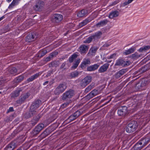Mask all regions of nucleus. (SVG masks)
<instances>
[{
    "label": "nucleus",
    "mask_w": 150,
    "mask_h": 150,
    "mask_svg": "<svg viewBox=\"0 0 150 150\" xmlns=\"http://www.w3.org/2000/svg\"><path fill=\"white\" fill-rule=\"evenodd\" d=\"M74 94V91L69 90L64 93L62 97V99L63 100H68L71 98Z\"/></svg>",
    "instance_id": "7ed1b4c3"
},
{
    "label": "nucleus",
    "mask_w": 150,
    "mask_h": 150,
    "mask_svg": "<svg viewBox=\"0 0 150 150\" xmlns=\"http://www.w3.org/2000/svg\"><path fill=\"white\" fill-rule=\"evenodd\" d=\"M91 20L88 18H87L83 20L79 24V26L80 27H82L86 25L87 23L90 22Z\"/></svg>",
    "instance_id": "c756f323"
},
{
    "label": "nucleus",
    "mask_w": 150,
    "mask_h": 150,
    "mask_svg": "<svg viewBox=\"0 0 150 150\" xmlns=\"http://www.w3.org/2000/svg\"><path fill=\"white\" fill-rule=\"evenodd\" d=\"M80 62V59H77L75 60L74 62V63L73 66H72V68L74 69H75L76 68L79 63Z\"/></svg>",
    "instance_id": "58836bf2"
},
{
    "label": "nucleus",
    "mask_w": 150,
    "mask_h": 150,
    "mask_svg": "<svg viewBox=\"0 0 150 150\" xmlns=\"http://www.w3.org/2000/svg\"><path fill=\"white\" fill-rule=\"evenodd\" d=\"M44 127V125L42 123H41L38 125L35 128L40 132Z\"/></svg>",
    "instance_id": "f704fd0d"
},
{
    "label": "nucleus",
    "mask_w": 150,
    "mask_h": 150,
    "mask_svg": "<svg viewBox=\"0 0 150 150\" xmlns=\"http://www.w3.org/2000/svg\"><path fill=\"white\" fill-rule=\"evenodd\" d=\"M21 17L20 16H18L17 17L16 19V23H17L19 22V21H20Z\"/></svg>",
    "instance_id": "680f3d73"
},
{
    "label": "nucleus",
    "mask_w": 150,
    "mask_h": 150,
    "mask_svg": "<svg viewBox=\"0 0 150 150\" xmlns=\"http://www.w3.org/2000/svg\"><path fill=\"white\" fill-rule=\"evenodd\" d=\"M39 133V132L38 131V130L35 129V128H34L33 129V130L31 132V134L33 136H34L35 135H36Z\"/></svg>",
    "instance_id": "09e8293b"
},
{
    "label": "nucleus",
    "mask_w": 150,
    "mask_h": 150,
    "mask_svg": "<svg viewBox=\"0 0 150 150\" xmlns=\"http://www.w3.org/2000/svg\"><path fill=\"white\" fill-rule=\"evenodd\" d=\"M63 19L62 16L60 14H54L51 19L52 22L54 24H57L59 23Z\"/></svg>",
    "instance_id": "423d86ee"
},
{
    "label": "nucleus",
    "mask_w": 150,
    "mask_h": 150,
    "mask_svg": "<svg viewBox=\"0 0 150 150\" xmlns=\"http://www.w3.org/2000/svg\"><path fill=\"white\" fill-rule=\"evenodd\" d=\"M9 119L10 120V121H12V120L14 118L13 115H11L10 116H8Z\"/></svg>",
    "instance_id": "338daca9"
},
{
    "label": "nucleus",
    "mask_w": 150,
    "mask_h": 150,
    "mask_svg": "<svg viewBox=\"0 0 150 150\" xmlns=\"http://www.w3.org/2000/svg\"><path fill=\"white\" fill-rule=\"evenodd\" d=\"M41 101L40 100H35L32 103L30 107V109L32 110L36 111V109L40 106V104L41 103Z\"/></svg>",
    "instance_id": "9d476101"
},
{
    "label": "nucleus",
    "mask_w": 150,
    "mask_h": 150,
    "mask_svg": "<svg viewBox=\"0 0 150 150\" xmlns=\"http://www.w3.org/2000/svg\"><path fill=\"white\" fill-rule=\"evenodd\" d=\"M141 57L140 54L137 52H135L134 53L130 56L129 57L132 59H136L139 58Z\"/></svg>",
    "instance_id": "4c0bfd02"
},
{
    "label": "nucleus",
    "mask_w": 150,
    "mask_h": 150,
    "mask_svg": "<svg viewBox=\"0 0 150 150\" xmlns=\"http://www.w3.org/2000/svg\"><path fill=\"white\" fill-rule=\"evenodd\" d=\"M102 35L101 32L99 31L95 33L94 34L92 35L94 37V40H95L99 39Z\"/></svg>",
    "instance_id": "c85d7f7f"
},
{
    "label": "nucleus",
    "mask_w": 150,
    "mask_h": 150,
    "mask_svg": "<svg viewBox=\"0 0 150 150\" xmlns=\"http://www.w3.org/2000/svg\"><path fill=\"white\" fill-rule=\"evenodd\" d=\"M143 146L139 145L138 144H136L134 146V148L135 150H140L142 149Z\"/></svg>",
    "instance_id": "de8ad7c7"
},
{
    "label": "nucleus",
    "mask_w": 150,
    "mask_h": 150,
    "mask_svg": "<svg viewBox=\"0 0 150 150\" xmlns=\"http://www.w3.org/2000/svg\"><path fill=\"white\" fill-rule=\"evenodd\" d=\"M56 52L52 53L50 54V55L47 57H46L45 59V61L47 62L49 61L50 60L51 58L54 57L56 54Z\"/></svg>",
    "instance_id": "c03bdc74"
},
{
    "label": "nucleus",
    "mask_w": 150,
    "mask_h": 150,
    "mask_svg": "<svg viewBox=\"0 0 150 150\" xmlns=\"http://www.w3.org/2000/svg\"><path fill=\"white\" fill-rule=\"evenodd\" d=\"M20 94L19 91H16L14 92L11 94V96L12 98H15L18 96Z\"/></svg>",
    "instance_id": "a18cd8bd"
},
{
    "label": "nucleus",
    "mask_w": 150,
    "mask_h": 150,
    "mask_svg": "<svg viewBox=\"0 0 150 150\" xmlns=\"http://www.w3.org/2000/svg\"><path fill=\"white\" fill-rule=\"evenodd\" d=\"M119 15V12L118 11H115L111 12L109 15V18H112L114 17L118 16Z\"/></svg>",
    "instance_id": "bb28decb"
},
{
    "label": "nucleus",
    "mask_w": 150,
    "mask_h": 150,
    "mask_svg": "<svg viewBox=\"0 0 150 150\" xmlns=\"http://www.w3.org/2000/svg\"><path fill=\"white\" fill-rule=\"evenodd\" d=\"M5 79H3V78L0 79V85L1 84L5 82Z\"/></svg>",
    "instance_id": "e2e57ef3"
},
{
    "label": "nucleus",
    "mask_w": 150,
    "mask_h": 150,
    "mask_svg": "<svg viewBox=\"0 0 150 150\" xmlns=\"http://www.w3.org/2000/svg\"><path fill=\"white\" fill-rule=\"evenodd\" d=\"M108 22V21L107 19H105L97 23L96 26L98 27L103 26L106 25Z\"/></svg>",
    "instance_id": "cd10ccee"
},
{
    "label": "nucleus",
    "mask_w": 150,
    "mask_h": 150,
    "mask_svg": "<svg viewBox=\"0 0 150 150\" xmlns=\"http://www.w3.org/2000/svg\"><path fill=\"white\" fill-rule=\"evenodd\" d=\"M67 87V84L65 82L60 83L55 88L54 93L55 95H59L63 92Z\"/></svg>",
    "instance_id": "f03ea898"
},
{
    "label": "nucleus",
    "mask_w": 150,
    "mask_h": 150,
    "mask_svg": "<svg viewBox=\"0 0 150 150\" xmlns=\"http://www.w3.org/2000/svg\"><path fill=\"white\" fill-rule=\"evenodd\" d=\"M4 121L6 122H8L10 121V120L9 119V118L8 116L5 119Z\"/></svg>",
    "instance_id": "69168bd1"
},
{
    "label": "nucleus",
    "mask_w": 150,
    "mask_h": 150,
    "mask_svg": "<svg viewBox=\"0 0 150 150\" xmlns=\"http://www.w3.org/2000/svg\"><path fill=\"white\" fill-rule=\"evenodd\" d=\"M127 71V69H123L120 70L119 72L122 76L126 73Z\"/></svg>",
    "instance_id": "603ef678"
},
{
    "label": "nucleus",
    "mask_w": 150,
    "mask_h": 150,
    "mask_svg": "<svg viewBox=\"0 0 150 150\" xmlns=\"http://www.w3.org/2000/svg\"><path fill=\"white\" fill-rule=\"evenodd\" d=\"M41 75L40 72H39L31 76L30 77L27 79V81L28 82H30L33 81L35 79L38 78Z\"/></svg>",
    "instance_id": "4be33fe9"
},
{
    "label": "nucleus",
    "mask_w": 150,
    "mask_h": 150,
    "mask_svg": "<svg viewBox=\"0 0 150 150\" xmlns=\"http://www.w3.org/2000/svg\"><path fill=\"white\" fill-rule=\"evenodd\" d=\"M59 63L58 61H56L52 62L49 64V67H57L59 65Z\"/></svg>",
    "instance_id": "e433bc0d"
},
{
    "label": "nucleus",
    "mask_w": 150,
    "mask_h": 150,
    "mask_svg": "<svg viewBox=\"0 0 150 150\" xmlns=\"http://www.w3.org/2000/svg\"><path fill=\"white\" fill-rule=\"evenodd\" d=\"M147 69V67L144 66L142 67L138 70L136 71V74L139 75L143 74L146 71Z\"/></svg>",
    "instance_id": "393cba45"
},
{
    "label": "nucleus",
    "mask_w": 150,
    "mask_h": 150,
    "mask_svg": "<svg viewBox=\"0 0 150 150\" xmlns=\"http://www.w3.org/2000/svg\"><path fill=\"white\" fill-rule=\"evenodd\" d=\"M116 56V54L114 53L111 54L110 56L108 57V59H111L114 58Z\"/></svg>",
    "instance_id": "13d9d810"
},
{
    "label": "nucleus",
    "mask_w": 150,
    "mask_h": 150,
    "mask_svg": "<svg viewBox=\"0 0 150 150\" xmlns=\"http://www.w3.org/2000/svg\"><path fill=\"white\" fill-rule=\"evenodd\" d=\"M44 4V3L43 1H39L33 7L34 9L36 11H40L41 10Z\"/></svg>",
    "instance_id": "9b49d317"
},
{
    "label": "nucleus",
    "mask_w": 150,
    "mask_h": 150,
    "mask_svg": "<svg viewBox=\"0 0 150 150\" xmlns=\"http://www.w3.org/2000/svg\"><path fill=\"white\" fill-rule=\"evenodd\" d=\"M143 143V142H142V140L141 141V142H138L136 143V144H138L140 146H142V144ZM143 146V147L144 146V145H142Z\"/></svg>",
    "instance_id": "0e129e2a"
},
{
    "label": "nucleus",
    "mask_w": 150,
    "mask_h": 150,
    "mask_svg": "<svg viewBox=\"0 0 150 150\" xmlns=\"http://www.w3.org/2000/svg\"><path fill=\"white\" fill-rule=\"evenodd\" d=\"M37 113V111L34 110H32L30 109V110L26 112L23 115V117L26 118H28L31 116L34 115Z\"/></svg>",
    "instance_id": "dca6fc26"
},
{
    "label": "nucleus",
    "mask_w": 150,
    "mask_h": 150,
    "mask_svg": "<svg viewBox=\"0 0 150 150\" xmlns=\"http://www.w3.org/2000/svg\"><path fill=\"white\" fill-rule=\"evenodd\" d=\"M47 53V51L46 50H43L39 53L38 56L40 57H42L45 55Z\"/></svg>",
    "instance_id": "8fccbe9b"
},
{
    "label": "nucleus",
    "mask_w": 150,
    "mask_h": 150,
    "mask_svg": "<svg viewBox=\"0 0 150 150\" xmlns=\"http://www.w3.org/2000/svg\"><path fill=\"white\" fill-rule=\"evenodd\" d=\"M88 46L84 45H81L79 47V52L81 54H86L88 51Z\"/></svg>",
    "instance_id": "2eb2a0df"
},
{
    "label": "nucleus",
    "mask_w": 150,
    "mask_h": 150,
    "mask_svg": "<svg viewBox=\"0 0 150 150\" xmlns=\"http://www.w3.org/2000/svg\"><path fill=\"white\" fill-rule=\"evenodd\" d=\"M148 84L147 80L145 79H142L139 84H137V85L140 84V86L141 87H142L146 86Z\"/></svg>",
    "instance_id": "473e14b6"
},
{
    "label": "nucleus",
    "mask_w": 150,
    "mask_h": 150,
    "mask_svg": "<svg viewBox=\"0 0 150 150\" xmlns=\"http://www.w3.org/2000/svg\"><path fill=\"white\" fill-rule=\"evenodd\" d=\"M33 117V119L32 120L31 122V124L33 126L35 125L37 123L41 117V115L40 114L36 115V114Z\"/></svg>",
    "instance_id": "aec40b11"
},
{
    "label": "nucleus",
    "mask_w": 150,
    "mask_h": 150,
    "mask_svg": "<svg viewBox=\"0 0 150 150\" xmlns=\"http://www.w3.org/2000/svg\"><path fill=\"white\" fill-rule=\"evenodd\" d=\"M66 63H63L62 64L60 67L61 69L63 68L65 66Z\"/></svg>",
    "instance_id": "774afa93"
},
{
    "label": "nucleus",
    "mask_w": 150,
    "mask_h": 150,
    "mask_svg": "<svg viewBox=\"0 0 150 150\" xmlns=\"http://www.w3.org/2000/svg\"><path fill=\"white\" fill-rule=\"evenodd\" d=\"M127 1H125V2L122 4L121 5V6L122 7H124L125 6L129 4Z\"/></svg>",
    "instance_id": "052dcab7"
},
{
    "label": "nucleus",
    "mask_w": 150,
    "mask_h": 150,
    "mask_svg": "<svg viewBox=\"0 0 150 150\" xmlns=\"http://www.w3.org/2000/svg\"><path fill=\"white\" fill-rule=\"evenodd\" d=\"M50 133V131L48 129H46L41 134V137L45 138L48 136Z\"/></svg>",
    "instance_id": "79ce46f5"
},
{
    "label": "nucleus",
    "mask_w": 150,
    "mask_h": 150,
    "mask_svg": "<svg viewBox=\"0 0 150 150\" xmlns=\"http://www.w3.org/2000/svg\"><path fill=\"white\" fill-rule=\"evenodd\" d=\"M98 49V48L96 46L92 47L90 48L87 55L88 56H95Z\"/></svg>",
    "instance_id": "ddd939ff"
},
{
    "label": "nucleus",
    "mask_w": 150,
    "mask_h": 150,
    "mask_svg": "<svg viewBox=\"0 0 150 150\" xmlns=\"http://www.w3.org/2000/svg\"><path fill=\"white\" fill-rule=\"evenodd\" d=\"M122 76L121 75L119 71L115 74V76L116 78L118 79Z\"/></svg>",
    "instance_id": "5fc2aeb1"
},
{
    "label": "nucleus",
    "mask_w": 150,
    "mask_h": 150,
    "mask_svg": "<svg viewBox=\"0 0 150 150\" xmlns=\"http://www.w3.org/2000/svg\"><path fill=\"white\" fill-rule=\"evenodd\" d=\"M150 49V46L146 45L141 47L138 51L140 52H144L149 50Z\"/></svg>",
    "instance_id": "7c9ffc66"
},
{
    "label": "nucleus",
    "mask_w": 150,
    "mask_h": 150,
    "mask_svg": "<svg viewBox=\"0 0 150 150\" xmlns=\"http://www.w3.org/2000/svg\"><path fill=\"white\" fill-rule=\"evenodd\" d=\"M79 74V72L76 71H75L71 72L69 74L68 78L70 79L75 78L77 77Z\"/></svg>",
    "instance_id": "5701e85b"
},
{
    "label": "nucleus",
    "mask_w": 150,
    "mask_h": 150,
    "mask_svg": "<svg viewBox=\"0 0 150 150\" xmlns=\"http://www.w3.org/2000/svg\"><path fill=\"white\" fill-rule=\"evenodd\" d=\"M94 96L93 95V93H92L91 92L86 96V97L87 99H90L93 98Z\"/></svg>",
    "instance_id": "3c124183"
},
{
    "label": "nucleus",
    "mask_w": 150,
    "mask_h": 150,
    "mask_svg": "<svg viewBox=\"0 0 150 150\" xmlns=\"http://www.w3.org/2000/svg\"><path fill=\"white\" fill-rule=\"evenodd\" d=\"M17 69L14 67L10 68L8 70L9 74L12 76H15L17 74Z\"/></svg>",
    "instance_id": "b1692460"
},
{
    "label": "nucleus",
    "mask_w": 150,
    "mask_h": 150,
    "mask_svg": "<svg viewBox=\"0 0 150 150\" xmlns=\"http://www.w3.org/2000/svg\"><path fill=\"white\" fill-rule=\"evenodd\" d=\"M109 66L108 63H106L101 66L98 70V71L100 73H103L107 71Z\"/></svg>",
    "instance_id": "4468645a"
},
{
    "label": "nucleus",
    "mask_w": 150,
    "mask_h": 150,
    "mask_svg": "<svg viewBox=\"0 0 150 150\" xmlns=\"http://www.w3.org/2000/svg\"><path fill=\"white\" fill-rule=\"evenodd\" d=\"M93 38L94 37L92 35H91L89 37L85 40H84L83 41V43H89L92 42L93 40H94Z\"/></svg>",
    "instance_id": "ea45409f"
},
{
    "label": "nucleus",
    "mask_w": 150,
    "mask_h": 150,
    "mask_svg": "<svg viewBox=\"0 0 150 150\" xmlns=\"http://www.w3.org/2000/svg\"><path fill=\"white\" fill-rule=\"evenodd\" d=\"M30 95V93L28 92L22 95L20 97L19 99L16 101V103L20 104L23 103Z\"/></svg>",
    "instance_id": "1a4fd4ad"
},
{
    "label": "nucleus",
    "mask_w": 150,
    "mask_h": 150,
    "mask_svg": "<svg viewBox=\"0 0 150 150\" xmlns=\"http://www.w3.org/2000/svg\"><path fill=\"white\" fill-rule=\"evenodd\" d=\"M128 113V108L125 106H123L119 108L117 110L118 115L120 116H125Z\"/></svg>",
    "instance_id": "20e7f679"
},
{
    "label": "nucleus",
    "mask_w": 150,
    "mask_h": 150,
    "mask_svg": "<svg viewBox=\"0 0 150 150\" xmlns=\"http://www.w3.org/2000/svg\"><path fill=\"white\" fill-rule=\"evenodd\" d=\"M16 147V144L14 142H11L4 149V150H13Z\"/></svg>",
    "instance_id": "f3484780"
},
{
    "label": "nucleus",
    "mask_w": 150,
    "mask_h": 150,
    "mask_svg": "<svg viewBox=\"0 0 150 150\" xmlns=\"http://www.w3.org/2000/svg\"><path fill=\"white\" fill-rule=\"evenodd\" d=\"M92 79L91 76H86L81 81L80 85L82 87H85L91 82Z\"/></svg>",
    "instance_id": "0eeeda50"
},
{
    "label": "nucleus",
    "mask_w": 150,
    "mask_h": 150,
    "mask_svg": "<svg viewBox=\"0 0 150 150\" xmlns=\"http://www.w3.org/2000/svg\"><path fill=\"white\" fill-rule=\"evenodd\" d=\"M136 48L134 47H132L130 49L126 50L123 53L125 55H128L133 52L135 50Z\"/></svg>",
    "instance_id": "a878e982"
},
{
    "label": "nucleus",
    "mask_w": 150,
    "mask_h": 150,
    "mask_svg": "<svg viewBox=\"0 0 150 150\" xmlns=\"http://www.w3.org/2000/svg\"><path fill=\"white\" fill-rule=\"evenodd\" d=\"M14 111L13 110V107H10L7 110L6 113H8L10 112H13Z\"/></svg>",
    "instance_id": "4d7b16f0"
},
{
    "label": "nucleus",
    "mask_w": 150,
    "mask_h": 150,
    "mask_svg": "<svg viewBox=\"0 0 150 150\" xmlns=\"http://www.w3.org/2000/svg\"><path fill=\"white\" fill-rule=\"evenodd\" d=\"M88 13L87 10L85 9H83L78 13L77 16L79 18L85 17L87 15Z\"/></svg>",
    "instance_id": "a211bd4d"
},
{
    "label": "nucleus",
    "mask_w": 150,
    "mask_h": 150,
    "mask_svg": "<svg viewBox=\"0 0 150 150\" xmlns=\"http://www.w3.org/2000/svg\"><path fill=\"white\" fill-rule=\"evenodd\" d=\"M81 115L80 111L78 110L71 115L68 118L70 122L73 121L78 118Z\"/></svg>",
    "instance_id": "f8f14e48"
},
{
    "label": "nucleus",
    "mask_w": 150,
    "mask_h": 150,
    "mask_svg": "<svg viewBox=\"0 0 150 150\" xmlns=\"http://www.w3.org/2000/svg\"><path fill=\"white\" fill-rule=\"evenodd\" d=\"M138 126V124L136 121L130 122L125 128V130L128 133L132 132L136 130Z\"/></svg>",
    "instance_id": "f257e3e1"
},
{
    "label": "nucleus",
    "mask_w": 150,
    "mask_h": 150,
    "mask_svg": "<svg viewBox=\"0 0 150 150\" xmlns=\"http://www.w3.org/2000/svg\"><path fill=\"white\" fill-rule=\"evenodd\" d=\"M24 77L23 75H21L16 78L17 82H20L23 80Z\"/></svg>",
    "instance_id": "49530a36"
},
{
    "label": "nucleus",
    "mask_w": 150,
    "mask_h": 150,
    "mask_svg": "<svg viewBox=\"0 0 150 150\" xmlns=\"http://www.w3.org/2000/svg\"><path fill=\"white\" fill-rule=\"evenodd\" d=\"M99 66V65L98 64H95L88 67L87 68V70L89 71H94L97 69Z\"/></svg>",
    "instance_id": "412c9836"
},
{
    "label": "nucleus",
    "mask_w": 150,
    "mask_h": 150,
    "mask_svg": "<svg viewBox=\"0 0 150 150\" xmlns=\"http://www.w3.org/2000/svg\"><path fill=\"white\" fill-rule=\"evenodd\" d=\"M91 64V62L90 59L88 58L84 59L83 61L81 63L80 66L81 68H83L86 67L87 65H89Z\"/></svg>",
    "instance_id": "6ab92c4d"
},
{
    "label": "nucleus",
    "mask_w": 150,
    "mask_h": 150,
    "mask_svg": "<svg viewBox=\"0 0 150 150\" xmlns=\"http://www.w3.org/2000/svg\"><path fill=\"white\" fill-rule=\"evenodd\" d=\"M78 55L76 53H74L69 58V60L70 63H72L77 57Z\"/></svg>",
    "instance_id": "2f4dec72"
},
{
    "label": "nucleus",
    "mask_w": 150,
    "mask_h": 150,
    "mask_svg": "<svg viewBox=\"0 0 150 150\" xmlns=\"http://www.w3.org/2000/svg\"><path fill=\"white\" fill-rule=\"evenodd\" d=\"M130 63L129 61H125L122 59H119L116 60L115 66L124 67L129 65Z\"/></svg>",
    "instance_id": "6e6552de"
},
{
    "label": "nucleus",
    "mask_w": 150,
    "mask_h": 150,
    "mask_svg": "<svg viewBox=\"0 0 150 150\" xmlns=\"http://www.w3.org/2000/svg\"><path fill=\"white\" fill-rule=\"evenodd\" d=\"M18 3V1L16 0H13L12 2L8 6V8H13Z\"/></svg>",
    "instance_id": "37998d69"
},
{
    "label": "nucleus",
    "mask_w": 150,
    "mask_h": 150,
    "mask_svg": "<svg viewBox=\"0 0 150 150\" xmlns=\"http://www.w3.org/2000/svg\"><path fill=\"white\" fill-rule=\"evenodd\" d=\"M95 86V84L93 83H92L91 84L88 86L85 90V92L87 93L90 91L93 88H94Z\"/></svg>",
    "instance_id": "72a5a7b5"
},
{
    "label": "nucleus",
    "mask_w": 150,
    "mask_h": 150,
    "mask_svg": "<svg viewBox=\"0 0 150 150\" xmlns=\"http://www.w3.org/2000/svg\"><path fill=\"white\" fill-rule=\"evenodd\" d=\"M38 37L37 33L35 32H33L28 34L26 36L25 40L28 42L34 41Z\"/></svg>",
    "instance_id": "39448f33"
},
{
    "label": "nucleus",
    "mask_w": 150,
    "mask_h": 150,
    "mask_svg": "<svg viewBox=\"0 0 150 150\" xmlns=\"http://www.w3.org/2000/svg\"><path fill=\"white\" fill-rule=\"evenodd\" d=\"M44 127V125L42 123H41L38 125L35 128L40 132Z\"/></svg>",
    "instance_id": "c9c22d12"
},
{
    "label": "nucleus",
    "mask_w": 150,
    "mask_h": 150,
    "mask_svg": "<svg viewBox=\"0 0 150 150\" xmlns=\"http://www.w3.org/2000/svg\"><path fill=\"white\" fill-rule=\"evenodd\" d=\"M150 141V137L148 136L142 139L143 142V145L145 146L148 144Z\"/></svg>",
    "instance_id": "a19ab883"
},
{
    "label": "nucleus",
    "mask_w": 150,
    "mask_h": 150,
    "mask_svg": "<svg viewBox=\"0 0 150 150\" xmlns=\"http://www.w3.org/2000/svg\"><path fill=\"white\" fill-rule=\"evenodd\" d=\"M52 74V70L49 71L47 72L45 77H48L50 76L51 75V74Z\"/></svg>",
    "instance_id": "bf43d9fd"
},
{
    "label": "nucleus",
    "mask_w": 150,
    "mask_h": 150,
    "mask_svg": "<svg viewBox=\"0 0 150 150\" xmlns=\"http://www.w3.org/2000/svg\"><path fill=\"white\" fill-rule=\"evenodd\" d=\"M69 103L67 102L65 103H64L63 104L61 107L62 108H64L65 107H66L67 105H68L69 104Z\"/></svg>",
    "instance_id": "6e6d98bb"
},
{
    "label": "nucleus",
    "mask_w": 150,
    "mask_h": 150,
    "mask_svg": "<svg viewBox=\"0 0 150 150\" xmlns=\"http://www.w3.org/2000/svg\"><path fill=\"white\" fill-rule=\"evenodd\" d=\"M91 92L93 93V95L95 96L98 94V91L97 90L94 89L91 91Z\"/></svg>",
    "instance_id": "864d4df0"
}]
</instances>
